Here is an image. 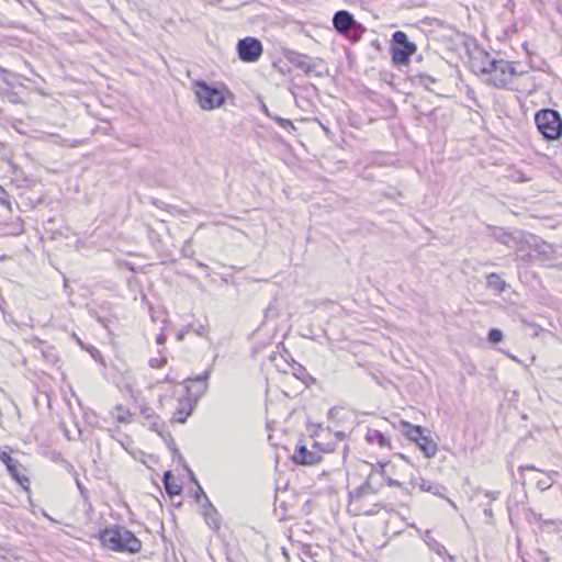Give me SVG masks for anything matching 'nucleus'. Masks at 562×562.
<instances>
[{"mask_svg":"<svg viewBox=\"0 0 562 562\" xmlns=\"http://www.w3.org/2000/svg\"><path fill=\"white\" fill-rule=\"evenodd\" d=\"M99 539L102 546L115 552L136 554L142 551V541L127 528L110 526L100 530Z\"/></svg>","mask_w":562,"mask_h":562,"instance_id":"f257e3e1","label":"nucleus"},{"mask_svg":"<svg viewBox=\"0 0 562 562\" xmlns=\"http://www.w3.org/2000/svg\"><path fill=\"white\" fill-rule=\"evenodd\" d=\"M192 89L199 105L205 111L222 108L232 94L224 85H210L204 80H194Z\"/></svg>","mask_w":562,"mask_h":562,"instance_id":"f03ea898","label":"nucleus"},{"mask_svg":"<svg viewBox=\"0 0 562 562\" xmlns=\"http://www.w3.org/2000/svg\"><path fill=\"white\" fill-rule=\"evenodd\" d=\"M539 133L547 140H555L562 136V117L557 110L541 109L535 114Z\"/></svg>","mask_w":562,"mask_h":562,"instance_id":"7ed1b4c3","label":"nucleus"},{"mask_svg":"<svg viewBox=\"0 0 562 562\" xmlns=\"http://www.w3.org/2000/svg\"><path fill=\"white\" fill-rule=\"evenodd\" d=\"M333 25L338 34L347 36L352 43H357L366 32V27L347 10L334 14Z\"/></svg>","mask_w":562,"mask_h":562,"instance_id":"20e7f679","label":"nucleus"},{"mask_svg":"<svg viewBox=\"0 0 562 562\" xmlns=\"http://www.w3.org/2000/svg\"><path fill=\"white\" fill-rule=\"evenodd\" d=\"M392 60L401 66L408 63L411 56L416 50V45L409 42L408 36L403 31H396L392 35Z\"/></svg>","mask_w":562,"mask_h":562,"instance_id":"39448f33","label":"nucleus"},{"mask_svg":"<svg viewBox=\"0 0 562 562\" xmlns=\"http://www.w3.org/2000/svg\"><path fill=\"white\" fill-rule=\"evenodd\" d=\"M237 55L245 63L257 61L263 52L261 42L256 37H245L238 41Z\"/></svg>","mask_w":562,"mask_h":562,"instance_id":"423d86ee","label":"nucleus"},{"mask_svg":"<svg viewBox=\"0 0 562 562\" xmlns=\"http://www.w3.org/2000/svg\"><path fill=\"white\" fill-rule=\"evenodd\" d=\"M492 68L490 75L486 77L485 82L495 88H506L509 83L507 76V60L496 59L488 64Z\"/></svg>","mask_w":562,"mask_h":562,"instance_id":"0eeeda50","label":"nucleus"},{"mask_svg":"<svg viewBox=\"0 0 562 562\" xmlns=\"http://www.w3.org/2000/svg\"><path fill=\"white\" fill-rule=\"evenodd\" d=\"M411 482L414 485H418L419 488L424 492H428L432 495L439 496L441 498H446L448 501V503L451 505V507L457 509L456 503L452 499L446 497L445 494L442 493L446 491L445 486H442L438 483L427 481L423 477H412Z\"/></svg>","mask_w":562,"mask_h":562,"instance_id":"6e6552de","label":"nucleus"},{"mask_svg":"<svg viewBox=\"0 0 562 562\" xmlns=\"http://www.w3.org/2000/svg\"><path fill=\"white\" fill-rule=\"evenodd\" d=\"M322 457L318 452L308 450L303 445H297L293 454V461L296 464H316L321 461Z\"/></svg>","mask_w":562,"mask_h":562,"instance_id":"1a4fd4ad","label":"nucleus"},{"mask_svg":"<svg viewBox=\"0 0 562 562\" xmlns=\"http://www.w3.org/2000/svg\"><path fill=\"white\" fill-rule=\"evenodd\" d=\"M496 59L493 58L488 53L486 52H480L477 56H475L472 59V69L476 75H484L488 76L492 68H490L488 64L491 61H495Z\"/></svg>","mask_w":562,"mask_h":562,"instance_id":"9d476101","label":"nucleus"},{"mask_svg":"<svg viewBox=\"0 0 562 562\" xmlns=\"http://www.w3.org/2000/svg\"><path fill=\"white\" fill-rule=\"evenodd\" d=\"M289 60L297 68L303 70L306 75H312L314 72L315 63L312 58H310L306 55L299 54V53H292L291 56H289Z\"/></svg>","mask_w":562,"mask_h":562,"instance_id":"9b49d317","label":"nucleus"},{"mask_svg":"<svg viewBox=\"0 0 562 562\" xmlns=\"http://www.w3.org/2000/svg\"><path fill=\"white\" fill-rule=\"evenodd\" d=\"M203 516H204L205 522L212 529L220 528L221 516L207 497H205V503L203 505Z\"/></svg>","mask_w":562,"mask_h":562,"instance_id":"f8f14e48","label":"nucleus"},{"mask_svg":"<svg viewBox=\"0 0 562 562\" xmlns=\"http://www.w3.org/2000/svg\"><path fill=\"white\" fill-rule=\"evenodd\" d=\"M10 475L21 484V486L29 491L30 480L26 475L23 474L24 468L22 464L15 459L7 467Z\"/></svg>","mask_w":562,"mask_h":562,"instance_id":"ddd939ff","label":"nucleus"},{"mask_svg":"<svg viewBox=\"0 0 562 562\" xmlns=\"http://www.w3.org/2000/svg\"><path fill=\"white\" fill-rule=\"evenodd\" d=\"M415 443L423 451L426 458L430 459L436 456L438 450L437 443L431 439V437L428 434H425Z\"/></svg>","mask_w":562,"mask_h":562,"instance_id":"4468645a","label":"nucleus"},{"mask_svg":"<svg viewBox=\"0 0 562 562\" xmlns=\"http://www.w3.org/2000/svg\"><path fill=\"white\" fill-rule=\"evenodd\" d=\"M211 376V370H205L202 374H199L196 375L195 378H189L184 381V386L187 389V392L190 394L191 393V386H190V383L192 382H199V383H202V385L200 386L198 393H196V396H201L203 394H205L206 390H207V380L210 379Z\"/></svg>","mask_w":562,"mask_h":562,"instance_id":"2eb2a0df","label":"nucleus"},{"mask_svg":"<svg viewBox=\"0 0 562 562\" xmlns=\"http://www.w3.org/2000/svg\"><path fill=\"white\" fill-rule=\"evenodd\" d=\"M486 286L493 290L496 294H501L506 291L508 284L502 279V277L495 272L487 274Z\"/></svg>","mask_w":562,"mask_h":562,"instance_id":"dca6fc26","label":"nucleus"},{"mask_svg":"<svg viewBox=\"0 0 562 562\" xmlns=\"http://www.w3.org/2000/svg\"><path fill=\"white\" fill-rule=\"evenodd\" d=\"M366 440L371 445L376 443L381 448L390 447L389 438L378 429H368Z\"/></svg>","mask_w":562,"mask_h":562,"instance_id":"f3484780","label":"nucleus"},{"mask_svg":"<svg viewBox=\"0 0 562 562\" xmlns=\"http://www.w3.org/2000/svg\"><path fill=\"white\" fill-rule=\"evenodd\" d=\"M403 431L406 437L414 442L422 438L426 432H429L426 428L418 425H412L407 422H403Z\"/></svg>","mask_w":562,"mask_h":562,"instance_id":"a211bd4d","label":"nucleus"},{"mask_svg":"<svg viewBox=\"0 0 562 562\" xmlns=\"http://www.w3.org/2000/svg\"><path fill=\"white\" fill-rule=\"evenodd\" d=\"M375 494L374 487L369 483L366 482L361 486L355 490V492H350L349 495L352 499H361L367 496H371Z\"/></svg>","mask_w":562,"mask_h":562,"instance_id":"6ab92c4d","label":"nucleus"},{"mask_svg":"<svg viewBox=\"0 0 562 562\" xmlns=\"http://www.w3.org/2000/svg\"><path fill=\"white\" fill-rule=\"evenodd\" d=\"M416 77L419 78V83L424 86L426 90L432 92L436 91V87L440 82L439 79L425 72H419Z\"/></svg>","mask_w":562,"mask_h":562,"instance_id":"aec40b11","label":"nucleus"},{"mask_svg":"<svg viewBox=\"0 0 562 562\" xmlns=\"http://www.w3.org/2000/svg\"><path fill=\"white\" fill-rule=\"evenodd\" d=\"M554 480L550 474H543L542 477L537 481V487L541 491H547L552 486Z\"/></svg>","mask_w":562,"mask_h":562,"instance_id":"412c9836","label":"nucleus"},{"mask_svg":"<svg viewBox=\"0 0 562 562\" xmlns=\"http://www.w3.org/2000/svg\"><path fill=\"white\" fill-rule=\"evenodd\" d=\"M271 119L273 121H276L279 124V126H281L282 128H284V130H286L289 132H292V131L296 130L291 120L283 119V117L279 116V115L271 116Z\"/></svg>","mask_w":562,"mask_h":562,"instance_id":"4be33fe9","label":"nucleus"},{"mask_svg":"<svg viewBox=\"0 0 562 562\" xmlns=\"http://www.w3.org/2000/svg\"><path fill=\"white\" fill-rule=\"evenodd\" d=\"M165 485V490L166 492L170 495V496H173V495H179L181 494L182 492V486L179 485L178 483L171 481L170 483H166L164 484Z\"/></svg>","mask_w":562,"mask_h":562,"instance_id":"5701e85b","label":"nucleus"},{"mask_svg":"<svg viewBox=\"0 0 562 562\" xmlns=\"http://www.w3.org/2000/svg\"><path fill=\"white\" fill-rule=\"evenodd\" d=\"M503 331L498 328H492L488 333V340L492 344H498L503 340Z\"/></svg>","mask_w":562,"mask_h":562,"instance_id":"b1692460","label":"nucleus"},{"mask_svg":"<svg viewBox=\"0 0 562 562\" xmlns=\"http://www.w3.org/2000/svg\"><path fill=\"white\" fill-rule=\"evenodd\" d=\"M9 193L4 188L0 186V204L5 206L7 209L11 210V202L9 200Z\"/></svg>","mask_w":562,"mask_h":562,"instance_id":"393cba45","label":"nucleus"},{"mask_svg":"<svg viewBox=\"0 0 562 562\" xmlns=\"http://www.w3.org/2000/svg\"><path fill=\"white\" fill-rule=\"evenodd\" d=\"M429 548L438 553L440 557L445 558L446 554V548L437 542L436 540H432V542H428Z\"/></svg>","mask_w":562,"mask_h":562,"instance_id":"a878e982","label":"nucleus"},{"mask_svg":"<svg viewBox=\"0 0 562 562\" xmlns=\"http://www.w3.org/2000/svg\"><path fill=\"white\" fill-rule=\"evenodd\" d=\"M484 515L487 517V524L493 525L494 524V514L491 508V502L485 505Z\"/></svg>","mask_w":562,"mask_h":562,"instance_id":"bb28decb","label":"nucleus"},{"mask_svg":"<svg viewBox=\"0 0 562 562\" xmlns=\"http://www.w3.org/2000/svg\"><path fill=\"white\" fill-rule=\"evenodd\" d=\"M191 414V411H188V412H184V411H179L176 415H175V419L179 423H184L186 419L188 418V416Z\"/></svg>","mask_w":562,"mask_h":562,"instance_id":"cd10ccee","label":"nucleus"},{"mask_svg":"<svg viewBox=\"0 0 562 562\" xmlns=\"http://www.w3.org/2000/svg\"><path fill=\"white\" fill-rule=\"evenodd\" d=\"M519 75L520 74L517 72L516 68L509 61H507V76H508L509 82L512 81V79L515 76H519Z\"/></svg>","mask_w":562,"mask_h":562,"instance_id":"c85d7f7f","label":"nucleus"},{"mask_svg":"<svg viewBox=\"0 0 562 562\" xmlns=\"http://www.w3.org/2000/svg\"><path fill=\"white\" fill-rule=\"evenodd\" d=\"M0 460L5 464V467H8L15 459L12 458L8 452L2 451L0 452Z\"/></svg>","mask_w":562,"mask_h":562,"instance_id":"c756f323","label":"nucleus"},{"mask_svg":"<svg viewBox=\"0 0 562 562\" xmlns=\"http://www.w3.org/2000/svg\"><path fill=\"white\" fill-rule=\"evenodd\" d=\"M165 363H166V359H164V358H161V359L153 358L149 360V366L151 368H160Z\"/></svg>","mask_w":562,"mask_h":562,"instance_id":"7c9ffc66","label":"nucleus"},{"mask_svg":"<svg viewBox=\"0 0 562 562\" xmlns=\"http://www.w3.org/2000/svg\"><path fill=\"white\" fill-rule=\"evenodd\" d=\"M483 495L490 498V501H495L498 498L499 492L484 491Z\"/></svg>","mask_w":562,"mask_h":562,"instance_id":"2f4dec72","label":"nucleus"},{"mask_svg":"<svg viewBox=\"0 0 562 562\" xmlns=\"http://www.w3.org/2000/svg\"><path fill=\"white\" fill-rule=\"evenodd\" d=\"M385 482H386V484H387L389 486H391V487H401V486H402V484H401V482H400V481L394 480V479H392V477H386V479H385Z\"/></svg>","mask_w":562,"mask_h":562,"instance_id":"473e14b6","label":"nucleus"},{"mask_svg":"<svg viewBox=\"0 0 562 562\" xmlns=\"http://www.w3.org/2000/svg\"><path fill=\"white\" fill-rule=\"evenodd\" d=\"M194 496H195V498H196L198 501H199L200 498H204V499H205V497H207V496L205 495V493H204L203 488H202L200 485H198V490L195 491Z\"/></svg>","mask_w":562,"mask_h":562,"instance_id":"72a5a7b5","label":"nucleus"},{"mask_svg":"<svg viewBox=\"0 0 562 562\" xmlns=\"http://www.w3.org/2000/svg\"><path fill=\"white\" fill-rule=\"evenodd\" d=\"M172 481V474H171V471H166L164 473V477H162V482L164 484L166 483H170Z\"/></svg>","mask_w":562,"mask_h":562,"instance_id":"f704fd0d","label":"nucleus"},{"mask_svg":"<svg viewBox=\"0 0 562 562\" xmlns=\"http://www.w3.org/2000/svg\"><path fill=\"white\" fill-rule=\"evenodd\" d=\"M87 350L91 353V356L97 359L98 357H100V351L94 348V347H90V348H87Z\"/></svg>","mask_w":562,"mask_h":562,"instance_id":"c9c22d12","label":"nucleus"},{"mask_svg":"<svg viewBox=\"0 0 562 562\" xmlns=\"http://www.w3.org/2000/svg\"><path fill=\"white\" fill-rule=\"evenodd\" d=\"M261 110H262V112H263L267 116H269V117L274 116L273 114H271V113H270V111H269L268 106H267L265 103H261Z\"/></svg>","mask_w":562,"mask_h":562,"instance_id":"e433bc0d","label":"nucleus"},{"mask_svg":"<svg viewBox=\"0 0 562 562\" xmlns=\"http://www.w3.org/2000/svg\"><path fill=\"white\" fill-rule=\"evenodd\" d=\"M77 486L82 495L87 492L86 488L82 486V484L79 481H77Z\"/></svg>","mask_w":562,"mask_h":562,"instance_id":"4c0bfd02","label":"nucleus"},{"mask_svg":"<svg viewBox=\"0 0 562 562\" xmlns=\"http://www.w3.org/2000/svg\"><path fill=\"white\" fill-rule=\"evenodd\" d=\"M443 559H445V560L447 559V560H449V561H452V560H453V557H452V555H450V554H448V553L446 552V554H445V558H443Z\"/></svg>","mask_w":562,"mask_h":562,"instance_id":"58836bf2","label":"nucleus"},{"mask_svg":"<svg viewBox=\"0 0 562 562\" xmlns=\"http://www.w3.org/2000/svg\"><path fill=\"white\" fill-rule=\"evenodd\" d=\"M77 341H78V344H79V346H80L81 348L87 349V348L85 347L83 342H82L79 338H77Z\"/></svg>","mask_w":562,"mask_h":562,"instance_id":"ea45409f","label":"nucleus"},{"mask_svg":"<svg viewBox=\"0 0 562 562\" xmlns=\"http://www.w3.org/2000/svg\"><path fill=\"white\" fill-rule=\"evenodd\" d=\"M164 340H165V337H164V336L158 337V344H162V342H164Z\"/></svg>","mask_w":562,"mask_h":562,"instance_id":"a19ab883","label":"nucleus"},{"mask_svg":"<svg viewBox=\"0 0 562 562\" xmlns=\"http://www.w3.org/2000/svg\"><path fill=\"white\" fill-rule=\"evenodd\" d=\"M282 552H283V554H284L285 557L288 555V554H286V551H285V549H284V548L282 549Z\"/></svg>","mask_w":562,"mask_h":562,"instance_id":"79ce46f5","label":"nucleus"}]
</instances>
